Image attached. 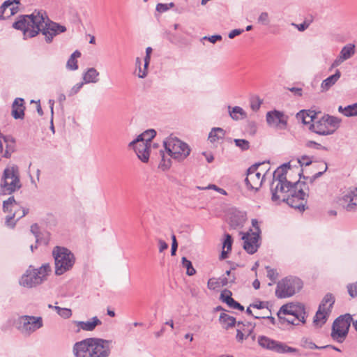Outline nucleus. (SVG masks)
I'll return each instance as SVG.
<instances>
[{"label":"nucleus","mask_w":357,"mask_h":357,"mask_svg":"<svg viewBox=\"0 0 357 357\" xmlns=\"http://www.w3.org/2000/svg\"><path fill=\"white\" fill-rule=\"evenodd\" d=\"M290 169L289 163L283 164L279 167L273 174V182L271 186L272 192V200L273 202H284L288 200L292 204L287 197L295 189L294 183L288 181L287 179V171Z\"/></svg>","instance_id":"nucleus-1"},{"label":"nucleus","mask_w":357,"mask_h":357,"mask_svg":"<svg viewBox=\"0 0 357 357\" xmlns=\"http://www.w3.org/2000/svg\"><path fill=\"white\" fill-rule=\"evenodd\" d=\"M13 27L22 31L24 39L33 38L41 32L47 43H50L54 36L66 30L64 26L59 24H13Z\"/></svg>","instance_id":"nucleus-2"},{"label":"nucleus","mask_w":357,"mask_h":357,"mask_svg":"<svg viewBox=\"0 0 357 357\" xmlns=\"http://www.w3.org/2000/svg\"><path fill=\"white\" fill-rule=\"evenodd\" d=\"M305 310L301 303H290L283 305L278 312V317L282 322L294 326L305 323Z\"/></svg>","instance_id":"nucleus-3"},{"label":"nucleus","mask_w":357,"mask_h":357,"mask_svg":"<svg viewBox=\"0 0 357 357\" xmlns=\"http://www.w3.org/2000/svg\"><path fill=\"white\" fill-rule=\"evenodd\" d=\"M22 183L18 167L15 165L7 167L3 172L0 192L1 195H8L20 189Z\"/></svg>","instance_id":"nucleus-4"},{"label":"nucleus","mask_w":357,"mask_h":357,"mask_svg":"<svg viewBox=\"0 0 357 357\" xmlns=\"http://www.w3.org/2000/svg\"><path fill=\"white\" fill-rule=\"evenodd\" d=\"M55 261V274L61 275L70 270L75 262L73 253L64 247L56 246L52 250Z\"/></svg>","instance_id":"nucleus-5"},{"label":"nucleus","mask_w":357,"mask_h":357,"mask_svg":"<svg viewBox=\"0 0 357 357\" xmlns=\"http://www.w3.org/2000/svg\"><path fill=\"white\" fill-rule=\"evenodd\" d=\"M51 271L52 268L49 264H44L39 268H29L22 275L20 283L27 288L36 287L47 280Z\"/></svg>","instance_id":"nucleus-6"},{"label":"nucleus","mask_w":357,"mask_h":357,"mask_svg":"<svg viewBox=\"0 0 357 357\" xmlns=\"http://www.w3.org/2000/svg\"><path fill=\"white\" fill-rule=\"evenodd\" d=\"M167 153L174 160L183 161L190 153L189 146L178 138L169 136L163 141Z\"/></svg>","instance_id":"nucleus-7"},{"label":"nucleus","mask_w":357,"mask_h":357,"mask_svg":"<svg viewBox=\"0 0 357 357\" xmlns=\"http://www.w3.org/2000/svg\"><path fill=\"white\" fill-rule=\"evenodd\" d=\"M341 119L328 114L324 115L310 126V129L315 133L320 135H329L340 127Z\"/></svg>","instance_id":"nucleus-8"},{"label":"nucleus","mask_w":357,"mask_h":357,"mask_svg":"<svg viewBox=\"0 0 357 357\" xmlns=\"http://www.w3.org/2000/svg\"><path fill=\"white\" fill-rule=\"evenodd\" d=\"M303 287L302 281L295 277H287L280 280L275 289V295L279 298L292 296Z\"/></svg>","instance_id":"nucleus-9"},{"label":"nucleus","mask_w":357,"mask_h":357,"mask_svg":"<svg viewBox=\"0 0 357 357\" xmlns=\"http://www.w3.org/2000/svg\"><path fill=\"white\" fill-rule=\"evenodd\" d=\"M43 326L42 317L22 315L16 321V328L21 334L29 336Z\"/></svg>","instance_id":"nucleus-10"},{"label":"nucleus","mask_w":357,"mask_h":357,"mask_svg":"<svg viewBox=\"0 0 357 357\" xmlns=\"http://www.w3.org/2000/svg\"><path fill=\"white\" fill-rule=\"evenodd\" d=\"M294 188L293 192L287 197V199L292 201V204L288 200H284V202L292 208L303 211L306 204V197L308 196L309 188L305 182L300 181L294 182Z\"/></svg>","instance_id":"nucleus-11"},{"label":"nucleus","mask_w":357,"mask_h":357,"mask_svg":"<svg viewBox=\"0 0 357 357\" xmlns=\"http://www.w3.org/2000/svg\"><path fill=\"white\" fill-rule=\"evenodd\" d=\"M352 321V317L349 314L341 315L337 317L333 324L331 332L332 338L337 342H343L348 335Z\"/></svg>","instance_id":"nucleus-12"},{"label":"nucleus","mask_w":357,"mask_h":357,"mask_svg":"<svg viewBox=\"0 0 357 357\" xmlns=\"http://www.w3.org/2000/svg\"><path fill=\"white\" fill-rule=\"evenodd\" d=\"M335 299L332 294H326L323 298L314 317V324L321 327L327 321L334 304Z\"/></svg>","instance_id":"nucleus-13"},{"label":"nucleus","mask_w":357,"mask_h":357,"mask_svg":"<svg viewBox=\"0 0 357 357\" xmlns=\"http://www.w3.org/2000/svg\"><path fill=\"white\" fill-rule=\"evenodd\" d=\"M258 344L264 349L275 351L278 354L298 353L296 348L291 347L285 343L272 340L266 336H259Z\"/></svg>","instance_id":"nucleus-14"},{"label":"nucleus","mask_w":357,"mask_h":357,"mask_svg":"<svg viewBox=\"0 0 357 357\" xmlns=\"http://www.w3.org/2000/svg\"><path fill=\"white\" fill-rule=\"evenodd\" d=\"M265 174L262 175L257 171V167L252 166L248 170L247 176L245 179L248 188L257 190L262 185Z\"/></svg>","instance_id":"nucleus-15"},{"label":"nucleus","mask_w":357,"mask_h":357,"mask_svg":"<svg viewBox=\"0 0 357 357\" xmlns=\"http://www.w3.org/2000/svg\"><path fill=\"white\" fill-rule=\"evenodd\" d=\"M93 357H108L110 354L111 341L101 338L92 337Z\"/></svg>","instance_id":"nucleus-16"},{"label":"nucleus","mask_w":357,"mask_h":357,"mask_svg":"<svg viewBox=\"0 0 357 357\" xmlns=\"http://www.w3.org/2000/svg\"><path fill=\"white\" fill-rule=\"evenodd\" d=\"M92 337L86 338L76 342L73 347L75 357H93Z\"/></svg>","instance_id":"nucleus-17"},{"label":"nucleus","mask_w":357,"mask_h":357,"mask_svg":"<svg viewBox=\"0 0 357 357\" xmlns=\"http://www.w3.org/2000/svg\"><path fill=\"white\" fill-rule=\"evenodd\" d=\"M14 22H54L48 18L47 13L43 10H34L30 15H20Z\"/></svg>","instance_id":"nucleus-18"},{"label":"nucleus","mask_w":357,"mask_h":357,"mask_svg":"<svg viewBox=\"0 0 357 357\" xmlns=\"http://www.w3.org/2000/svg\"><path fill=\"white\" fill-rule=\"evenodd\" d=\"M243 248L249 254H254L259 247V235L257 232H247L242 236Z\"/></svg>","instance_id":"nucleus-19"},{"label":"nucleus","mask_w":357,"mask_h":357,"mask_svg":"<svg viewBox=\"0 0 357 357\" xmlns=\"http://www.w3.org/2000/svg\"><path fill=\"white\" fill-rule=\"evenodd\" d=\"M20 0H7L0 6V20H8L19 11Z\"/></svg>","instance_id":"nucleus-20"},{"label":"nucleus","mask_w":357,"mask_h":357,"mask_svg":"<svg viewBox=\"0 0 357 357\" xmlns=\"http://www.w3.org/2000/svg\"><path fill=\"white\" fill-rule=\"evenodd\" d=\"M342 204L347 211H355L357 206V188H349L344 192Z\"/></svg>","instance_id":"nucleus-21"},{"label":"nucleus","mask_w":357,"mask_h":357,"mask_svg":"<svg viewBox=\"0 0 357 357\" xmlns=\"http://www.w3.org/2000/svg\"><path fill=\"white\" fill-rule=\"evenodd\" d=\"M267 123L273 128H284L287 124V120L282 112L271 111L266 114Z\"/></svg>","instance_id":"nucleus-22"},{"label":"nucleus","mask_w":357,"mask_h":357,"mask_svg":"<svg viewBox=\"0 0 357 357\" xmlns=\"http://www.w3.org/2000/svg\"><path fill=\"white\" fill-rule=\"evenodd\" d=\"M250 306L252 307V309L255 310L254 311V314H252V316L255 319L268 318L271 314V311L268 308V302L256 301L250 304Z\"/></svg>","instance_id":"nucleus-23"},{"label":"nucleus","mask_w":357,"mask_h":357,"mask_svg":"<svg viewBox=\"0 0 357 357\" xmlns=\"http://www.w3.org/2000/svg\"><path fill=\"white\" fill-rule=\"evenodd\" d=\"M355 45L349 43L342 47L340 51V55L332 63L331 68L339 66L344 61L350 59L355 54Z\"/></svg>","instance_id":"nucleus-24"},{"label":"nucleus","mask_w":357,"mask_h":357,"mask_svg":"<svg viewBox=\"0 0 357 357\" xmlns=\"http://www.w3.org/2000/svg\"><path fill=\"white\" fill-rule=\"evenodd\" d=\"M130 148L134 149L137 158L144 163L149 162V156H150V149L151 145L137 142L132 146H128Z\"/></svg>","instance_id":"nucleus-25"},{"label":"nucleus","mask_w":357,"mask_h":357,"mask_svg":"<svg viewBox=\"0 0 357 357\" xmlns=\"http://www.w3.org/2000/svg\"><path fill=\"white\" fill-rule=\"evenodd\" d=\"M73 323L77 328L76 330L77 333L81 331H93L97 326L102 324L101 321L97 317H93L91 319L85 321H74Z\"/></svg>","instance_id":"nucleus-26"},{"label":"nucleus","mask_w":357,"mask_h":357,"mask_svg":"<svg viewBox=\"0 0 357 357\" xmlns=\"http://www.w3.org/2000/svg\"><path fill=\"white\" fill-rule=\"evenodd\" d=\"M156 135V131L154 129H149L139 135L136 139L130 142L128 146H132L137 142L144 143L149 145L151 144L152 139Z\"/></svg>","instance_id":"nucleus-27"},{"label":"nucleus","mask_w":357,"mask_h":357,"mask_svg":"<svg viewBox=\"0 0 357 357\" xmlns=\"http://www.w3.org/2000/svg\"><path fill=\"white\" fill-rule=\"evenodd\" d=\"M0 138H2L4 142L5 151L3 154V157L8 158L15 151V140L13 137L3 135L1 132Z\"/></svg>","instance_id":"nucleus-28"},{"label":"nucleus","mask_w":357,"mask_h":357,"mask_svg":"<svg viewBox=\"0 0 357 357\" xmlns=\"http://www.w3.org/2000/svg\"><path fill=\"white\" fill-rule=\"evenodd\" d=\"M24 100L17 98L12 105V116L15 119H23L24 116Z\"/></svg>","instance_id":"nucleus-29"},{"label":"nucleus","mask_w":357,"mask_h":357,"mask_svg":"<svg viewBox=\"0 0 357 357\" xmlns=\"http://www.w3.org/2000/svg\"><path fill=\"white\" fill-rule=\"evenodd\" d=\"M341 73L339 70H337L335 73L333 75L329 76L321 84V88L322 91H328L331 86H333L340 78Z\"/></svg>","instance_id":"nucleus-30"},{"label":"nucleus","mask_w":357,"mask_h":357,"mask_svg":"<svg viewBox=\"0 0 357 357\" xmlns=\"http://www.w3.org/2000/svg\"><path fill=\"white\" fill-rule=\"evenodd\" d=\"M231 293L229 291H225L221 294V298L230 307L233 309H238L241 311L244 310V307L238 302L231 298Z\"/></svg>","instance_id":"nucleus-31"},{"label":"nucleus","mask_w":357,"mask_h":357,"mask_svg":"<svg viewBox=\"0 0 357 357\" xmlns=\"http://www.w3.org/2000/svg\"><path fill=\"white\" fill-rule=\"evenodd\" d=\"M142 59L139 57L136 59L135 61V73L137 75V76L139 78L144 79L148 75V66L149 63H146L145 61H144V66L143 68L142 66Z\"/></svg>","instance_id":"nucleus-32"},{"label":"nucleus","mask_w":357,"mask_h":357,"mask_svg":"<svg viewBox=\"0 0 357 357\" xmlns=\"http://www.w3.org/2000/svg\"><path fill=\"white\" fill-rule=\"evenodd\" d=\"M316 114L314 111H301L297 114V118L301 119L304 124H309L316 121Z\"/></svg>","instance_id":"nucleus-33"},{"label":"nucleus","mask_w":357,"mask_h":357,"mask_svg":"<svg viewBox=\"0 0 357 357\" xmlns=\"http://www.w3.org/2000/svg\"><path fill=\"white\" fill-rule=\"evenodd\" d=\"M225 135V131L221 128H213L209 133L208 140L214 144L222 139Z\"/></svg>","instance_id":"nucleus-34"},{"label":"nucleus","mask_w":357,"mask_h":357,"mask_svg":"<svg viewBox=\"0 0 357 357\" xmlns=\"http://www.w3.org/2000/svg\"><path fill=\"white\" fill-rule=\"evenodd\" d=\"M17 208H19V204L15 200L14 197H10L3 202V211L5 213H13Z\"/></svg>","instance_id":"nucleus-35"},{"label":"nucleus","mask_w":357,"mask_h":357,"mask_svg":"<svg viewBox=\"0 0 357 357\" xmlns=\"http://www.w3.org/2000/svg\"><path fill=\"white\" fill-rule=\"evenodd\" d=\"M99 73L94 68H91L84 75L85 83H96L98 81Z\"/></svg>","instance_id":"nucleus-36"},{"label":"nucleus","mask_w":357,"mask_h":357,"mask_svg":"<svg viewBox=\"0 0 357 357\" xmlns=\"http://www.w3.org/2000/svg\"><path fill=\"white\" fill-rule=\"evenodd\" d=\"M232 245L231 236L229 234H225V238L222 245V251L220 255V259H225L227 258V254L231 250Z\"/></svg>","instance_id":"nucleus-37"},{"label":"nucleus","mask_w":357,"mask_h":357,"mask_svg":"<svg viewBox=\"0 0 357 357\" xmlns=\"http://www.w3.org/2000/svg\"><path fill=\"white\" fill-rule=\"evenodd\" d=\"M231 118L235 121L244 119L247 117L246 112L238 106H235L229 111Z\"/></svg>","instance_id":"nucleus-38"},{"label":"nucleus","mask_w":357,"mask_h":357,"mask_svg":"<svg viewBox=\"0 0 357 357\" xmlns=\"http://www.w3.org/2000/svg\"><path fill=\"white\" fill-rule=\"evenodd\" d=\"M80 56L81 53L78 50L75 51L68 59L66 68L70 70H77L78 68L77 59L80 57Z\"/></svg>","instance_id":"nucleus-39"},{"label":"nucleus","mask_w":357,"mask_h":357,"mask_svg":"<svg viewBox=\"0 0 357 357\" xmlns=\"http://www.w3.org/2000/svg\"><path fill=\"white\" fill-rule=\"evenodd\" d=\"M338 111L346 116H357V102L345 107L340 106Z\"/></svg>","instance_id":"nucleus-40"},{"label":"nucleus","mask_w":357,"mask_h":357,"mask_svg":"<svg viewBox=\"0 0 357 357\" xmlns=\"http://www.w3.org/2000/svg\"><path fill=\"white\" fill-rule=\"evenodd\" d=\"M220 321L224 325L225 328L234 326L236 320L233 317L227 314H221L220 316Z\"/></svg>","instance_id":"nucleus-41"},{"label":"nucleus","mask_w":357,"mask_h":357,"mask_svg":"<svg viewBox=\"0 0 357 357\" xmlns=\"http://www.w3.org/2000/svg\"><path fill=\"white\" fill-rule=\"evenodd\" d=\"M181 261L183 266L186 268V274L188 275L192 276L196 273V271L192 266L191 261L187 259L186 257H182Z\"/></svg>","instance_id":"nucleus-42"},{"label":"nucleus","mask_w":357,"mask_h":357,"mask_svg":"<svg viewBox=\"0 0 357 357\" xmlns=\"http://www.w3.org/2000/svg\"><path fill=\"white\" fill-rule=\"evenodd\" d=\"M54 310L63 319H68L72 316V311L69 308L54 306Z\"/></svg>","instance_id":"nucleus-43"},{"label":"nucleus","mask_w":357,"mask_h":357,"mask_svg":"<svg viewBox=\"0 0 357 357\" xmlns=\"http://www.w3.org/2000/svg\"><path fill=\"white\" fill-rule=\"evenodd\" d=\"M262 104V100L259 96H253L250 99V107L253 111H257L261 105Z\"/></svg>","instance_id":"nucleus-44"},{"label":"nucleus","mask_w":357,"mask_h":357,"mask_svg":"<svg viewBox=\"0 0 357 357\" xmlns=\"http://www.w3.org/2000/svg\"><path fill=\"white\" fill-rule=\"evenodd\" d=\"M29 210L25 208H21L19 206V208L15 209L14 212L13 213V215L16 218V220H18L19 219L22 218V217L25 216L26 214L28 213Z\"/></svg>","instance_id":"nucleus-45"},{"label":"nucleus","mask_w":357,"mask_h":357,"mask_svg":"<svg viewBox=\"0 0 357 357\" xmlns=\"http://www.w3.org/2000/svg\"><path fill=\"white\" fill-rule=\"evenodd\" d=\"M266 268L267 271V277L274 283L278 278V273L275 269L271 268L269 266H266Z\"/></svg>","instance_id":"nucleus-46"},{"label":"nucleus","mask_w":357,"mask_h":357,"mask_svg":"<svg viewBox=\"0 0 357 357\" xmlns=\"http://www.w3.org/2000/svg\"><path fill=\"white\" fill-rule=\"evenodd\" d=\"M234 143L236 146L239 147L243 151L249 149V142L245 139H234Z\"/></svg>","instance_id":"nucleus-47"},{"label":"nucleus","mask_w":357,"mask_h":357,"mask_svg":"<svg viewBox=\"0 0 357 357\" xmlns=\"http://www.w3.org/2000/svg\"><path fill=\"white\" fill-rule=\"evenodd\" d=\"M347 290L349 296L354 298L357 296V282L355 283L349 284L347 285Z\"/></svg>","instance_id":"nucleus-48"},{"label":"nucleus","mask_w":357,"mask_h":357,"mask_svg":"<svg viewBox=\"0 0 357 357\" xmlns=\"http://www.w3.org/2000/svg\"><path fill=\"white\" fill-rule=\"evenodd\" d=\"M174 6L173 3H158L156 6V10L160 13H163L167 11L169 8H172Z\"/></svg>","instance_id":"nucleus-49"},{"label":"nucleus","mask_w":357,"mask_h":357,"mask_svg":"<svg viewBox=\"0 0 357 357\" xmlns=\"http://www.w3.org/2000/svg\"><path fill=\"white\" fill-rule=\"evenodd\" d=\"M302 346L304 348L309 349H321V347L317 346L314 342L307 339L302 341Z\"/></svg>","instance_id":"nucleus-50"},{"label":"nucleus","mask_w":357,"mask_h":357,"mask_svg":"<svg viewBox=\"0 0 357 357\" xmlns=\"http://www.w3.org/2000/svg\"><path fill=\"white\" fill-rule=\"evenodd\" d=\"M221 40H222V36L220 35H218V34L211 36H204L201 39L202 41L208 40L213 44L215 43L217 41H220Z\"/></svg>","instance_id":"nucleus-51"},{"label":"nucleus","mask_w":357,"mask_h":357,"mask_svg":"<svg viewBox=\"0 0 357 357\" xmlns=\"http://www.w3.org/2000/svg\"><path fill=\"white\" fill-rule=\"evenodd\" d=\"M298 162L300 163L301 166L303 165H310L312 162V158L307 155H303L300 158L298 159Z\"/></svg>","instance_id":"nucleus-52"},{"label":"nucleus","mask_w":357,"mask_h":357,"mask_svg":"<svg viewBox=\"0 0 357 357\" xmlns=\"http://www.w3.org/2000/svg\"><path fill=\"white\" fill-rule=\"evenodd\" d=\"M328 169V166L326 163L322 164V167L321 168V172H319L318 173H316L313 177L312 178H307V179H309L310 183H312L315 178H319L325 172H326Z\"/></svg>","instance_id":"nucleus-53"},{"label":"nucleus","mask_w":357,"mask_h":357,"mask_svg":"<svg viewBox=\"0 0 357 357\" xmlns=\"http://www.w3.org/2000/svg\"><path fill=\"white\" fill-rule=\"evenodd\" d=\"M198 188L199 189H202V190L213 189V190L218 191V192H220L222 195H227V192H226V191L224 189L220 188L217 185H213V184L212 185H208L207 187H205V188H200V187H199Z\"/></svg>","instance_id":"nucleus-54"},{"label":"nucleus","mask_w":357,"mask_h":357,"mask_svg":"<svg viewBox=\"0 0 357 357\" xmlns=\"http://www.w3.org/2000/svg\"><path fill=\"white\" fill-rule=\"evenodd\" d=\"M15 216L13 213H10V215H7L6 218V224L7 226L13 227L15 225L16 220H15Z\"/></svg>","instance_id":"nucleus-55"},{"label":"nucleus","mask_w":357,"mask_h":357,"mask_svg":"<svg viewBox=\"0 0 357 357\" xmlns=\"http://www.w3.org/2000/svg\"><path fill=\"white\" fill-rule=\"evenodd\" d=\"M219 280L218 279H209L208 281V287L211 289H215L217 287H219Z\"/></svg>","instance_id":"nucleus-56"},{"label":"nucleus","mask_w":357,"mask_h":357,"mask_svg":"<svg viewBox=\"0 0 357 357\" xmlns=\"http://www.w3.org/2000/svg\"><path fill=\"white\" fill-rule=\"evenodd\" d=\"M244 31L243 29H234L232 31H231L229 34H228V37L230 38V39H232L234 38H235L236 36L241 34Z\"/></svg>","instance_id":"nucleus-57"},{"label":"nucleus","mask_w":357,"mask_h":357,"mask_svg":"<svg viewBox=\"0 0 357 357\" xmlns=\"http://www.w3.org/2000/svg\"><path fill=\"white\" fill-rule=\"evenodd\" d=\"M306 146L309 148H314L316 149H321L322 148V146L320 144H318L314 141L307 142Z\"/></svg>","instance_id":"nucleus-58"},{"label":"nucleus","mask_w":357,"mask_h":357,"mask_svg":"<svg viewBox=\"0 0 357 357\" xmlns=\"http://www.w3.org/2000/svg\"><path fill=\"white\" fill-rule=\"evenodd\" d=\"M178 247V244L176 242V239L174 235L172 236V250H171V255H175L176 251Z\"/></svg>","instance_id":"nucleus-59"},{"label":"nucleus","mask_w":357,"mask_h":357,"mask_svg":"<svg viewBox=\"0 0 357 357\" xmlns=\"http://www.w3.org/2000/svg\"><path fill=\"white\" fill-rule=\"evenodd\" d=\"M151 53H152V48L151 47H148L146 49V56L144 59V61H145L146 64H147V63H150Z\"/></svg>","instance_id":"nucleus-60"},{"label":"nucleus","mask_w":357,"mask_h":357,"mask_svg":"<svg viewBox=\"0 0 357 357\" xmlns=\"http://www.w3.org/2000/svg\"><path fill=\"white\" fill-rule=\"evenodd\" d=\"M291 92H292L295 96H302V89L298 87H291L288 89Z\"/></svg>","instance_id":"nucleus-61"},{"label":"nucleus","mask_w":357,"mask_h":357,"mask_svg":"<svg viewBox=\"0 0 357 357\" xmlns=\"http://www.w3.org/2000/svg\"><path fill=\"white\" fill-rule=\"evenodd\" d=\"M270 19H269L268 14L266 12L261 13L258 18L259 22H264L268 21Z\"/></svg>","instance_id":"nucleus-62"},{"label":"nucleus","mask_w":357,"mask_h":357,"mask_svg":"<svg viewBox=\"0 0 357 357\" xmlns=\"http://www.w3.org/2000/svg\"><path fill=\"white\" fill-rule=\"evenodd\" d=\"M310 24H292L299 31H303L307 29Z\"/></svg>","instance_id":"nucleus-63"},{"label":"nucleus","mask_w":357,"mask_h":357,"mask_svg":"<svg viewBox=\"0 0 357 357\" xmlns=\"http://www.w3.org/2000/svg\"><path fill=\"white\" fill-rule=\"evenodd\" d=\"M158 243H159V252H162L165 250L167 249L168 245L164 241L160 239V240H159Z\"/></svg>","instance_id":"nucleus-64"}]
</instances>
